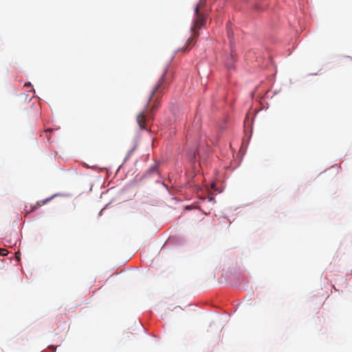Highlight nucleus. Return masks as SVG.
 <instances>
[{
  "label": "nucleus",
  "mask_w": 352,
  "mask_h": 352,
  "mask_svg": "<svg viewBox=\"0 0 352 352\" xmlns=\"http://www.w3.org/2000/svg\"><path fill=\"white\" fill-rule=\"evenodd\" d=\"M172 80L171 74L168 67L163 69L162 74L153 88L144 109L137 116V122L142 129H147L146 122L153 119L154 111L160 105V98Z\"/></svg>",
  "instance_id": "f257e3e1"
},
{
  "label": "nucleus",
  "mask_w": 352,
  "mask_h": 352,
  "mask_svg": "<svg viewBox=\"0 0 352 352\" xmlns=\"http://www.w3.org/2000/svg\"><path fill=\"white\" fill-rule=\"evenodd\" d=\"M195 12V19L190 29L192 36L188 38L186 47L184 49H181L182 51L188 50L193 45V44L195 43V38L199 36L198 30L202 27H204L206 23V15L201 10V4H199L196 6Z\"/></svg>",
  "instance_id": "f03ea898"
},
{
  "label": "nucleus",
  "mask_w": 352,
  "mask_h": 352,
  "mask_svg": "<svg viewBox=\"0 0 352 352\" xmlns=\"http://www.w3.org/2000/svg\"><path fill=\"white\" fill-rule=\"evenodd\" d=\"M52 197H50V198H47V199H45L44 200H42V201H37L34 205H33L32 206H31V209L30 210V212H33L35 210H36L37 208H40L41 206H42L43 205L45 204L46 203H47L50 200L52 199Z\"/></svg>",
  "instance_id": "7ed1b4c3"
},
{
  "label": "nucleus",
  "mask_w": 352,
  "mask_h": 352,
  "mask_svg": "<svg viewBox=\"0 0 352 352\" xmlns=\"http://www.w3.org/2000/svg\"><path fill=\"white\" fill-rule=\"evenodd\" d=\"M155 172H157V164L153 165L148 170L149 173H155Z\"/></svg>",
  "instance_id": "20e7f679"
},
{
  "label": "nucleus",
  "mask_w": 352,
  "mask_h": 352,
  "mask_svg": "<svg viewBox=\"0 0 352 352\" xmlns=\"http://www.w3.org/2000/svg\"><path fill=\"white\" fill-rule=\"evenodd\" d=\"M8 253V250L6 249L0 248V255L6 256Z\"/></svg>",
  "instance_id": "39448f33"
},
{
  "label": "nucleus",
  "mask_w": 352,
  "mask_h": 352,
  "mask_svg": "<svg viewBox=\"0 0 352 352\" xmlns=\"http://www.w3.org/2000/svg\"><path fill=\"white\" fill-rule=\"evenodd\" d=\"M15 256L17 261H20V253L19 252L15 253Z\"/></svg>",
  "instance_id": "423d86ee"
},
{
  "label": "nucleus",
  "mask_w": 352,
  "mask_h": 352,
  "mask_svg": "<svg viewBox=\"0 0 352 352\" xmlns=\"http://www.w3.org/2000/svg\"><path fill=\"white\" fill-rule=\"evenodd\" d=\"M228 36H232V32H231L230 30H228Z\"/></svg>",
  "instance_id": "0eeeda50"
},
{
  "label": "nucleus",
  "mask_w": 352,
  "mask_h": 352,
  "mask_svg": "<svg viewBox=\"0 0 352 352\" xmlns=\"http://www.w3.org/2000/svg\"><path fill=\"white\" fill-rule=\"evenodd\" d=\"M25 86L29 87V86H30V83H26V84H25Z\"/></svg>",
  "instance_id": "6e6552de"
},
{
  "label": "nucleus",
  "mask_w": 352,
  "mask_h": 352,
  "mask_svg": "<svg viewBox=\"0 0 352 352\" xmlns=\"http://www.w3.org/2000/svg\"><path fill=\"white\" fill-rule=\"evenodd\" d=\"M209 200H210V201H213V200H214V199H213L212 197H210V198H209Z\"/></svg>",
  "instance_id": "1a4fd4ad"
}]
</instances>
